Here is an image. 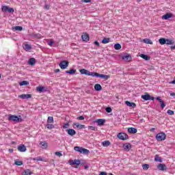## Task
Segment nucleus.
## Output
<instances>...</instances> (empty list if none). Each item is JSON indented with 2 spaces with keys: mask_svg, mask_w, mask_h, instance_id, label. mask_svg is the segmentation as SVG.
I'll return each instance as SVG.
<instances>
[{
  "mask_svg": "<svg viewBox=\"0 0 175 175\" xmlns=\"http://www.w3.org/2000/svg\"><path fill=\"white\" fill-rule=\"evenodd\" d=\"M40 144L41 145V148L46 149L47 147H49V144H47L46 142H41Z\"/></svg>",
  "mask_w": 175,
  "mask_h": 175,
  "instance_id": "obj_20",
  "label": "nucleus"
},
{
  "mask_svg": "<svg viewBox=\"0 0 175 175\" xmlns=\"http://www.w3.org/2000/svg\"><path fill=\"white\" fill-rule=\"evenodd\" d=\"M66 73L68 75H75L76 73V70L75 69H70L69 70H66Z\"/></svg>",
  "mask_w": 175,
  "mask_h": 175,
  "instance_id": "obj_28",
  "label": "nucleus"
},
{
  "mask_svg": "<svg viewBox=\"0 0 175 175\" xmlns=\"http://www.w3.org/2000/svg\"><path fill=\"white\" fill-rule=\"evenodd\" d=\"M15 165H16V166H21V165H23V161L20 160H15Z\"/></svg>",
  "mask_w": 175,
  "mask_h": 175,
  "instance_id": "obj_37",
  "label": "nucleus"
},
{
  "mask_svg": "<svg viewBox=\"0 0 175 175\" xmlns=\"http://www.w3.org/2000/svg\"><path fill=\"white\" fill-rule=\"evenodd\" d=\"M92 0H81L84 3H90Z\"/></svg>",
  "mask_w": 175,
  "mask_h": 175,
  "instance_id": "obj_51",
  "label": "nucleus"
},
{
  "mask_svg": "<svg viewBox=\"0 0 175 175\" xmlns=\"http://www.w3.org/2000/svg\"><path fill=\"white\" fill-rule=\"evenodd\" d=\"M59 66L61 68V69H66V68L69 66V62L63 60L59 64Z\"/></svg>",
  "mask_w": 175,
  "mask_h": 175,
  "instance_id": "obj_5",
  "label": "nucleus"
},
{
  "mask_svg": "<svg viewBox=\"0 0 175 175\" xmlns=\"http://www.w3.org/2000/svg\"><path fill=\"white\" fill-rule=\"evenodd\" d=\"M63 128H64V129H66L69 128V124L65 123V124L63 125Z\"/></svg>",
  "mask_w": 175,
  "mask_h": 175,
  "instance_id": "obj_48",
  "label": "nucleus"
},
{
  "mask_svg": "<svg viewBox=\"0 0 175 175\" xmlns=\"http://www.w3.org/2000/svg\"><path fill=\"white\" fill-rule=\"evenodd\" d=\"M105 111H107V113H111V108L110 107H107L105 109Z\"/></svg>",
  "mask_w": 175,
  "mask_h": 175,
  "instance_id": "obj_49",
  "label": "nucleus"
},
{
  "mask_svg": "<svg viewBox=\"0 0 175 175\" xmlns=\"http://www.w3.org/2000/svg\"><path fill=\"white\" fill-rule=\"evenodd\" d=\"M121 44H116L115 45H114V49H115V50H121Z\"/></svg>",
  "mask_w": 175,
  "mask_h": 175,
  "instance_id": "obj_40",
  "label": "nucleus"
},
{
  "mask_svg": "<svg viewBox=\"0 0 175 175\" xmlns=\"http://www.w3.org/2000/svg\"><path fill=\"white\" fill-rule=\"evenodd\" d=\"M13 29H15V31H23V27L21 26H16V27H13Z\"/></svg>",
  "mask_w": 175,
  "mask_h": 175,
  "instance_id": "obj_36",
  "label": "nucleus"
},
{
  "mask_svg": "<svg viewBox=\"0 0 175 175\" xmlns=\"http://www.w3.org/2000/svg\"><path fill=\"white\" fill-rule=\"evenodd\" d=\"M59 72V69H55V73H58Z\"/></svg>",
  "mask_w": 175,
  "mask_h": 175,
  "instance_id": "obj_61",
  "label": "nucleus"
},
{
  "mask_svg": "<svg viewBox=\"0 0 175 175\" xmlns=\"http://www.w3.org/2000/svg\"><path fill=\"white\" fill-rule=\"evenodd\" d=\"M54 123V118L53 116L48 117L47 124H53Z\"/></svg>",
  "mask_w": 175,
  "mask_h": 175,
  "instance_id": "obj_26",
  "label": "nucleus"
},
{
  "mask_svg": "<svg viewBox=\"0 0 175 175\" xmlns=\"http://www.w3.org/2000/svg\"><path fill=\"white\" fill-rule=\"evenodd\" d=\"M7 12H8V13H14V9L8 7Z\"/></svg>",
  "mask_w": 175,
  "mask_h": 175,
  "instance_id": "obj_44",
  "label": "nucleus"
},
{
  "mask_svg": "<svg viewBox=\"0 0 175 175\" xmlns=\"http://www.w3.org/2000/svg\"><path fill=\"white\" fill-rule=\"evenodd\" d=\"M159 42L160 43V44H166V39H165V38H160L159 40Z\"/></svg>",
  "mask_w": 175,
  "mask_h": 175,
  "instance_id": "obj_33",
  "label": "nucleus"
},
{
  "mask_svg": "<svg viewBox=\"0 0 175 175\" xmlns=\"http://www.w3.org/2000/svg\"><path fill=\"white\" fill-rule=\"evenodd\" d=\"M170 96H175V93L172 91L170 92Z\"/></svg>",
  "mask_w": 175,
  "mask_h": 175,
  "instance_id": "obj_57",
  "label": "nucleus"
},
{
  "mask_svg": "<svg viewBox=\"0 0 175 175\" xmlns=\"http://www.w3.org/2000/svg\"><path fill=\"white\" fill-rule=\"evenodd\" d=\"M9 121H14V122H22L23 119L21 118V116H17L15 115H9L8 116Z\"/></svg>",
  "mask_w": 175,
  "mask_h": 175,
  "instance_id": "obj_3",
  "label": "nucleus"
},
{
  "mask_svg": "<svg viewBox=\"0 0 175 175\" xmlns=\"http://www.w3.org/2000/svg\"><path fill=\"white\" fill-rule=\"evenodd\" d=\"M29 65H31V66H33L36 64V59L35 58L32 57L29 59L28 62Z\"/></svg>",
  "mask_w": 175,
  "mask_h": 175,
  "instance_id": "obj_15",
  "label": "nucleus"
},
{
  "mask_svg": "<svg viewBox=\"0 0 175 175\" xmlns=\"http://www.w3.org/2000/svg\"><path fill=\"white\" fill-rule=\"evenodd\" d=\"M150 132H153V131H155V128H152L150 129Z\"/></svg>",
  "mask_w": 175,
  "mask_h": 175,
  "instance_id": "obj_62",
  "label": "nucleus"
},
{
  "mask_svg": "<svg viewBox=\"0 0 175 175\" xmlns=\"http://www.w3.org/2000/svg\"><path fill=\"white\" fill-rule=\"evenodd\" d=\"M75 151H77V152H80V154H85V155L90 154V150L88 149H85L83 147L80 146H75L74 148Z\"/></svg>",
  "mask_w": 175,
  "mask_h": 175,
  "instance_id": "obj_2",
  "label": "nucleus"
},
{
  "mask_svg": "<svg viewBox=\"0 0 175 175\" xmlns=\"http://www.w3.org/2000/svg\"><path fill=\"white\" fill-rule=\"evenodd\" d=\"M81 75H86V76H92V77H100V79H105L107 80L110 78L109 75H105L103 74H99L98 72H90L84 68H82L79 70Z\"/></svg>",
  "mask_w": 175,
  "mask_h": 175,
  "instance_id": "obj_1",
  "label": "nucleus"
},
{
  "mask_svg": "<svg viewBox=\"0 0 175 175\" xmlns=\"http://www.w3.org/2000/svg\"><path fill=\"white\" fill-rule=\"evenodd\" d=\"M82 39L83 42H88L90 40V36L88 34H83L82 35Z\"/></svg>",
  "mask_w": 175,
  "mask_h": 175,
  "instance_id": "obj_22",
  "label": "nucleus"
},
{
  "mask_svg": "<svg viewBox=\"0 0 175 175\" xmlns=\"http://www.w3.org/2000/svg\"><path fill=\"white\" fill-rule=\"evenodd\" d=\"M88 129H90V131H98V128L96 126H88Z\"/></svg>",
  "mask_w": 175,
  "mask_h": 175,
  "instance_id": "obj_39",
  "label": "nucleus"
},
{
  "mask_svg": "<svg viewBox=\"0 0 175 175\" xmlns=\"http://www.w3.org/2000/svg\"><path fill=\"white\" fill-rule=\"evenodd\" d=\"M44 9H46V10H49V9H50V5L46 4L44 6Z\"/></svg>",
  "mask_w": 175,
  "mask_h": 175,
  "instance_id": "obj_56",
  "label": "nucleus"
},
{
  "mask_svg": "<svg viewBox=\"0 0 175 175\" xmlns=\"http://www.w3.org/2000/svg\"><path fill=\"white\" fill-rule=\"evenodd\" d=\"M99 175H107V173H106L105 172H100Z\"/></svg>",
  "mask_w": 175,
  "mask_h": 175,
  "instance_id": "obj_58",
  "label": "nucleus"
},
{
  "mask_svg": "<svg viewBox=\"0 0 175 175\" xmlns=\"http://www.w3.org/2000/svg\"><path fill=\"white\" fill-rule=\"evenodd\" d=\"M77 120H80L81 121H83V120H84V116H79L77 118Z\"/></svg>",
  "mask_w": 175,
  "mask_h": 175,
  "instance_id": "obj_52",
  "label": "nucleus"
},
{
  "mask_svg": "<svg viewBox=\"0 0 175 175\" xmlns=\"http://www.w3.org/2000/svg\"><path fill=\"white\" fill-rule=\"evenodd\" d=\"M167 114H169L170 116H173V115L174 114V111H172V110H170V109L167 110Z\"/></svg>",
  "mask_w": 175,
  "mask_h": 175,
  "instance_id": "obj_45",
  "label": "nucleus"
},
{
  "mask_svg": "<svg viewBox=\"0 0 175 175\" xmlns=\"http://www.w3.org/2000/svg\"><path fill=\"white\" fill-rule=\"evenodd\" d=\"M74 163H75V165H77L76 167H77V166H79V165H80V163H81V162L79 159H75Z\"/></svg>",
  "mask_w": 175,
  "mask_h": 175,
  "instance_id": "obj_38",
  "label": "nucleus"
},
{
  "mask_svg": "<svg viewBox=\"0 0 175 175\" xmlns=\"http://www.w3.org/2000/svg\"><path fill=\"white\" fill-rule=\"evenodd\" d=\"M125 105H126V106H129V107H136V103H131L128 100L125 101Z\"/></svg>",
  "mask_w": 175,
  "mask_h": 175,
  "instance_id": "obj_16",
  "label": "nucleus"
},
{
  "mask_svg": "<svg viewBox=\"0 0 175 175\" xmlns=\"http://www.w3.org/2000/svg\"><path fill=\"white\" fill-rule=\"evenodd\" d=\"M94 90L96 91H102V86L100 84L97 83L94 85Z\"/></svg>",
  "mask_w": 175,
  "mask_h": 175,
  "instance_id": "obj_24",
  "label": "nucleus"
},
{
  "mask_svg": "<svg viewBox=\"0 0 175 175\" xmlns=\"http://www.w3.org/2000/svg\"><path fill=\"white\" fill-rule=\"evenodd\" d=\"M54 44V40H51L50 42H48L49 46H53Z\"/></svg>",
  "mask_w": 175,
  "mask_h": 175,
  "instance_id": "obj_50",
  "label": "nucleus"
},
{
  "mask_svg": "<svg viewBox=\"0 0 175 175\" xmlns=\"http://www.w3.org/2000/svg\"><path fill=\"white\" fill-rule=\"evenodd\" d=\"M157 100H158L159 102V103H161V102H163L162 99H161V97H157L156 98Z\"/></svg>",
  "mask_w": 175,
  "mask_h": 175,
  "instance_id": "obj_55",
  "label": "nucleus"
},
{
  "mask_svg": "<svg viewBox=\"0 0 175 175\" xmlns=\"http://www.w3.org/2000/svg\"><path fill=\"white\" fill-rule=\"evenodd\" d=\"M173 17V14L172 13H167L165 15L161 16L162 20H169V18H172Z\"/></svg>",
  "mask_w": 175,
  "mask_h": 175,
  "instance_id": "obj_11",
  "label": "nucleus"
},
{
  "mask_svg": "<svg viewBox=\"0 0 175 175\" xmlns=\"http://www.w3.org/2000/svg\"><path fill=\"white\" fill-rule=\"evenodd\" d=\"M156 139L158 142H163V140H165L166 139V134L163 132L159 133L156 135Z\"/></svg>",
  "mask_w": 175,
  "mask_h": 175,
  "instance_id": "obj_4",
  "label": "nucleus"
},
{
  "mask_svg": "<svg viewBox=\"0 0 175 175\" xmlns=\"http://www.w3.org/2000/svg\"><path fill=\"white\" fill-rule=\"evenodd\" d=\"M18 98L21 99H31L32 98V95L31 94H21L18 96Z\"/></svg>",
  "mask_w": 175,
  "mask_h": 175,
  "instance_id": "obj_12",
  "label": "nucleus"
},
{
  "mask_svg": "<svg viewBox=\"0 0 175 175\" xmlns=\"http://www.w3.org/2000/svg\"><path fill=\"white\" fill-rule=\"evenodd\" d=\"M160 104H161V109H165V107H166V105H165V103L163 101H161Z\"/></svg>",
  "mask_w": 175,
  "mask_h": 175,
  "instance_id": "obj_46",
  "label": "nucleus"
},
{
  "mask_svg": "<svg viewBox=\"0 0 175 175\" xmlns=\"http://www.w3.org/2000/svg\"><path fill=\"white\" fill-rule=\"evenodd\" d=\"M36 37L38 38V39H40L42 38V35L40 34H36Z\"/></svg>",
  "mask_w": 175,
  "mask_h": 175,
  "instance_id": "obj_59",
  "label": "nucleus"
},
{
  "mask_svg": "<svg viewBox=\"0 0 175 175\" xmlns=\"http://www.w3.org/2000/svg\"><path fill=\"white\" fill-rule=\"evenodd\" d=\"M139 57H141V58H143V59H145V61H149L150 59V56H148L147 55L141 54L139 55Z\"/></svg>",
  "mask_w": 175,
  "mask_h": 175,
  "instance_id": "obj_25",
  "label": "nucleus"
},
{
  "mask_svg": "<svg viewBox=\"0 0 175 175\" xmlns=\"http://www.w3.org/2000/svg\"><path fill=\"white\" fill-rule=\"evenodd\" d=\"M118 137L120 140H126V139H128V135L124 133H119L118 134Z\"/></svg>",
  "mask_w": 175,
  "mask_h": 175,
  "instance_id": "obj_7",
  "label": "nucleus"
},
{
  "mask_svg": "<svg viewBox=\"0 0 175 175\" xmlns=\"http://www.w3.org/2000/svg\"><path fill=\"white\" fill-rule=\"evenodd\" d=\"M142 168L144 170H148V169H150V165L144 164V165H142Z\"/></svg>",
  "mask_w": 175,
  "mask_h": 175,
  "instance_id": "obj_34",
  "label": "nucleus"
},
{
  "mask_svg": "<svg viewBox=\"0 0 175 175\" xmlns=\"http://www.w3.org/2000/svg\"><path fill=\"white\" fill-rule=\"evenodd\" d=\"M36 161H43V158L40 157H38L36 158Z\"/></svg>",
  "mask_w": 175,
  "mask_h": 175,
  "instance_id": "obj_54",
  "label": "nucleus"
},
{
  "mask_svg": "<svg viewBox=\"0 0 175 175\" xmlns=\"http://www.w3.org/2000/svg\"><path fill=\"white\" fill-rule=\"evenodd\" d=\"M128 132L129 133H137V129L133 128V127H131L128 129Z\"/></svg>",
  "mask_w": 175,
  "mask_h": 175,
  "instance_id": "obj_17",
  "label": "nucleus"
},
{
  "mask_svg": "<svg viewBox=\"0 0 175 175\" xmlns=\"http://www.w3.org/2000/svg\"><path fill=\"white\" fill-rule=\"evenodd\" d=\"M9 7L6 6V5H3L1 7V10L2 12H8V9Z\"/></svg>",
  "mask_w": 175,
  "mask_h": 175,
  "instance_id": "obj_41",
  "label": "nucleus"
},
{
  "mask_svg": "<svg viewBox=\"0 0 175 175\" xmlns=\"http://www.w3.org/2000/svg\"><path fill=\"white\" fill-rule=\"evenodd\" d=\"M67 133L70 136H75V135H76V131H75V129H69L67 131Z\"/></svg>",
  "mask_w": 175,
  "mask_h": 175,
  "instance_id": "obj_13",
  "label": "nucleus"
},
{
  "mask_svg": "<svg viewBox=\"0 0 175 175\" xmlns=\"http://www.w3.org/2000/svg\"><path fill=\"white\" fill-rule=\"evenodd\" d=\"M102 144L103 147H109V146H110V142L109 141H104L102 142Z\"/></svg>",
  "mask_w": 175,
  "mask_h": 175,
  "instance_id": "obj_32",
  "label": "nucleus"
},
{
  "mask_svg": "<svg viewBox=\"0 0 175 175\" xmlns=\"http://www.w3.org/2000/svg\"><path fill=\"white\" fill-rule=\"evenodd\" d=\"M157 169H159V170H161V172H163L165 170H167V167H166V165L163 164V163H160L157 165Z\"/></svg>",
  "mask_w": 175,
  "mask_h": 175,
  "instance_id": "obj_10",
  "label": "nucleus"
},
{
  "mask_svg": "<svg viewBox=\"0 0 175 175\" xmlns=\"http://www.w3.org/2000/svg\"><path fill=\"white\" fill-rule=\"evenodd\" d=\"M101 43L103 44H107V43H110V38H105L101 41Z\"/></svg>",
  "mask_w": 175,
  "mask_h": 175,
  "instance_id": "obj_23",
  "label": "nucleus"
},
{
  "mask_svg": "<svg viewBox=\"0 0 175 175\" xmlns=\"http://www.w3.org/2000/svg\"><path fill=\"white\" fill-rule=\"evenodd\" d=\"M123 148L124 151L129 152L132 148V145L129 143H125L123 144Z\"/></svg>",
  "mask_w": 175,
  "mask_h": 175,
  "instance_id": "obj_8",
  "label": "nucleus"
},
{
  "mask_svg": "<svg viewBox=\"0 0 175 175\" xmlns=\"http://www.w3.org/2000/svg\"><path fill=\"white\" fill-rule=\"evenodd\" d=\"M37 91L39 92H43V91H44V87H38Z\"/></svg>",
  "mask_w": 175,
  "mask_h": 175,
  "instance_id": "obj_43",
  "label": "nucleus"
},
{
  "mask_svg": "<svg viewBox=\"0 0 175 175\" xmlns=\"http://www.w3.org/2000/svg\"><path fill=\"white\" fill-rule=\"evenodd\" d=\"M154 161L155 162H162V158L159 157V154H156L154 156Z\"/></svg>",
  "mask_w": 175,
  "mask_h": 175,
  "instance_id": "obj_27",
  "label": "nucleus"
},
{
  "mask_svg": "<svg viewBox=\"0 0 175 175\" xmlns=\"http://www.w3.org/2000/svg\"><path fill=\"white\" fill-rule=\"evenodd\" d=\"M171 84H175V79L171 82Z\"/></svg>",
  "mask_w": 175,
  "mask_h": 175,
  "instance_id": "obj_63",
  "label": "nucleus"
},
{
  "mask_svg": "<svg viewBox=\"0 0 175 175\" xmlns=\"http://www.w3.org/2000/svg\"><path fill=\"white\" fill-rule=\"evenodd\" d=\"M94 44H96V46H100L99 42H98V41H95Z\"/></svg>",
  "mask_w": 175,
  "mask_h": 175,
  "instance_id": "obj_60",
  "label": "nucleus"
},
{
  "mask_svg": "<svg viewBox=\"0 0 175 175\" xmlns=\"http://www.w3.org/2000/svg\"><path fill=\"white\" fill-rule=\"evenodd\" d=\"M95 122H96L98 124V125L99 126L103 125V124H105V122H106V120L105 119H98L95 121Z\"/></svg>",
  "mask_w": 175,
  "mask_h": 175,
  "instance_id": "obj_14",
  "label": "nucleus"
},
{
  "mask_svg": "<svg viewBox=\"0 0 175 175\" xmlns=\"http://www.w3.org/2000/svg\"><path fill=\"white\" fill-rule=\"evenodd\" d=\"M142 99L144 100H154L155 98L151 96L150 94H145L141 96Z\"/></svg>",
  "mask_w": 175,
  "mask_h": 175,
  "instance_id": "obj_6",
  "label": "nucleus"
},
{
  "mask_svg": "<svg viewBox=\"0 0 175 175\" xmlns=\"http://www.w3.org/2000/svg\"><path fill=\"white\" fill-rule=\"evenodd\" d=\"M47 129H54L55 126L54 124H51V123H47L46 125Z\"/></svg>",
  "mask_w": 175,
  "mask_h": 175,
  "instance_id": "obj_30",
  "label": "nucleus"
},
{
  "mask_svg": "<svg viewBox=\"0 0 175 175\" xmlns=\"http://www.w3.org/2000/svg\"><path fill=\"white\" fill-rule=\"evenodd\" d=\"M23 49L26 51H29V50H31L32 49V46L30 44H24Z\"/></svg>",
  "mask_w": 175,
  "mask_h": 175,
  "instance_id": "obj_19",
  "label": "nucleus"
},
{
  "mask_svg": "<svg viewBox=\"0 0 175 175\" xmlns=\"http://www.w3.org/2000/svg\"><path fill=\"white\" fill-rule=\"evenodd\" d=\"M32 174V172L30 170H26L23 173L22 175H31Z\"/></svg>",
  "mask_w": 175,
  "mask_h": 175,
  "instance_id": "obj_29",
  "label": "nucleus"
},
{
  "mask_svg": "<svg viewBox=\"0 0 175 175\" xmlns=\"http://www.w3.org/2000/svg\"><path fill=\"white\" fill-rule=\"evenodd\" d=\"M55 155H57V157H62V153L61 152H55Z\"/></svg>",
  "mask_w": 175,
  "mask_h": 175,
  "instance_id": "obj_47",
  "label": "nucleus"
},
{
  "mask_svg": "<svg viewBox=\"0 0 175 175\" xmlns=\"http://www.w3.org/2000/svg\"><path fill=\"white\" fill-rule=\"evenodd\" d=\"M74 125L77 126L78 129H84L85 128V125L80 124L79 123H75Z\"/></svg>",
  "mask_w": 175,
  "mask_h": 175,
  "instance_id": "obj_21",
  "label": "nucleus"
},
{
  "mask_svg": "<svg viewBox=\"0 0 175 175\" xmlns=\"http://www.w3.org/2000/svg\"><path fill=\"white\" fill-rule=\"evenodd\" d=\"M122 59L126 61L127 62H129V61L132 59V57L131 56V55H126L122 57Z\"/></svg>",
  "mask_w": 175,
  "mask_h": 175,
  "instance_id": "obj_18",
  "label": "nucleus"
},
{
  "mask_svg": "<svg viewBox=\"0 0 175 175\" xmlns=\"http://www.w3.org/2000/svg\"><path fill=\"white\" fill-rule=\"evenodd\" d=\"M144 43H146V44H152V41L150 40V39L145 38L143 40Z\"/></svg>",
  "mask_w": 175,
  "mask_h": 175,
  "instance_id": "obj_31",
  "label": "nucleus"
},
{
  "mask_svg": "<svg viewBox=\"0 0 175 175\" xmlns=\"http://www.w3.org/2000/svg\"><path fill=\"white\" fill-rule=\"evenodd\" d=\"M28 84H29V83L27 81H21L20 83H19V85L21 86H23V85H28Z\"/></svg>",
  "mask_w": 175,
  "mask_h": 175,
  "instance_id": "obj_35",
  "label": "nucleus"
},
{
  "mask_svg": "<svg viewBox=\"0 0 175 175\" xmlns=\"http://www.w3.org/2000/svg\"><path fill=\"white\" fill-rule=\"evenodd\" d=\"M18 151L20 152H25V151H27V146L24 144L19 145L18 146Z\"/></svg>",
  "mask_w": 175,
  "mask_h": 175,
  "instance_id": "obj_9",
  "label": "nucleus"
},
{
  "mask_svg": "<svg viewBox=\"0 0 175 175\" xmlns=\"http://www.w3.org/2000/svg\"><path fill=\"white\" fill-rule=\"evenodd\" d=\"M165 44H173V40L169 39L165 40Z\"/></svg>",
  "mask_w": 175,
  "mask_h": 175,
  "instance_id": "obj_42",
  "label": "nucleus"
},
{
  "mask_svg": "<svg viewBox=\"0 0 175 175\" xmlns=\"http://www.w3.org/2000/svg\"><path fill=\"white\" fill-rule=\"evenodd\" d=\"M10 152H13V149H9Z\"/></svg>",
  "mask_w": 175,
  "mask_h": 175,
  "instance_id": "obj_64",
  "label": "nucleus"
},
{
  "mask_svg": "<svg viewBox=\"0 0 175 175\" xmlns=\"http://www.w3.org/2000/svg\"><path fill=\"white\" fill-rule=\"evenodd\" d=\"M68 163L70 165H75V160H70Z\"/></svg>",
  "mask_w": 175,
  "mask_h": 175,
  "instance_id": "obj_53",
  "label": "nucleus"
}]
</instances>
